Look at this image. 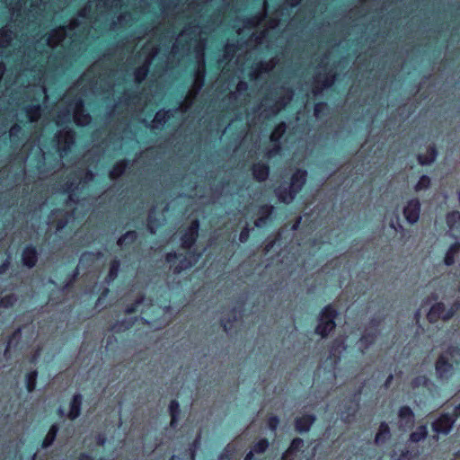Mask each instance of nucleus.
<instances>
[{
	"instance_id": "8fccbe9b",
	"label": "nucleus",
	"mask_w": 460,
	"mask_h": 460,
	"mask_svg": "<svg viewBox=\"0 0 460 460\" xmlns=\"http://www.w3.org/2000/svg\"><path fill=\"white\" fill-rule=\"evenodd\" d=\"M252 231V228H251L248 224H245V226L240 231L238 237L239 242L242 243H246L250 239Z\"/></svg>"
},
{
	"instance_id": "20e7f679",
	"label": "nucleus",
	"mask_w": 460,
	"mask_h": 460,
	"mask_svg": "<svg viewBox=\"0 0 460 460\" xmlns=\"http://www.w3.org/2000/svg\"><path fill=\"white\" fill-rule=\"evenodd\" d=\"M456 424V420L451 413L443 412L431 423L432 431L436 434L434 439L438 438V435H448Z\"/></svg>"
},
{
	"instance_id": "603ef678",
	"label": "nucleus",
	"mask_w": 460,
	"mask_h": 460,
	"mask_svg": "<svg viewBox=\"0 0 460 460\" xmlns=\"http://www.w3.org/2000/svg\"><path fill=\"white\" fill-rule=\"evenodd\" d=\"M280 420L277 415L271 414L267 419V425L268 428L271 431H276L279 425Z\"/></svg>"
},
{
	"instance_id": "ea45409f",
	"label": "nucleus",
	"mask_w": 460,
	"mask_h": 460,
	"mask_svg": "<svg viewBox=\"0 0 460 460\" xmlns=\"http://www.w3.org/2000/svg\"><path fill=\"white\" fill-rule=\"evenodd\" d=\"M149 72V66L147 64L142 65L136 68L134 72L135 81L137 84H141L147 76Z\"/></svg>"
},
{
	"instance_id": "0eeeda50",
	"label": "nucleus",
	"mask_w": 460,
	"mask_h": 460,
	"mask_svg": "<svg viewBox=\"0 0 460 460\" xmlns=\"http://www.w3.org/2000/svg\"><path fill=\"white\" fill-rule=\"evenodd\" d=\"M286 129H287V126H286L285 122H279V124H277L274 127V128L270 136V140L272 143V146L270 148H269L265 154L267 158H271L279 153L280 140L283 137V136L286 132Z\"/></svg>"
},
{
	"instance_id": "c756f323",
	"label": "nucleus",
	"mask_w": 460,
	"mask_h": 460,
	"mask_svg": "<svg viewBox=\"0 0 460 460\" xmlns=\"http://www.w3.org/2000/svg\"><path fill=\"white\" fill-rule=\"evenodd\" d=\"M137 239V234L135 230L127 231L117 241L119 246L122 248H129Z\"/></svg>"
},
{
	"instance_id": "473e14b6",
	"label": "nucleus",
	"mask_w": 460,
	"mask_h": 460,
	"mask_svg": "<svg viewBox=\"0 0 460 460\" xmlns=\"http://www.w3.org/2000/svg\"><path fill=\"white\" fill-rule=\"evenodd\" d=\"M23 110L27 118L31 122L37 121L41 115V106L39 103L29 104L25 106Z\"/></svg>"
},
{
	"instance_id": "a19ab883",
	"label": "nucleus",
	"mask_w": 460,
	"mask_h": 460,
	"mask_svg": "<svg viewBox=\"0 0 460 460\" xmlns=\"http://www.w3.org/2000/svg\"><path fill=\"white\" fill-rule=\"evenodd\" d=\"M270 447L268 438H263L254 443L252 447V450L256 454H263L267 451Z\"/></svg>"
},
{
	"instance_id": "a18cd8bd",
	"label": "nucleus",
	"mask_w": 460,
	"mask_h": 460,
	"mask_svg": "<svg viewBox=\"0 0 460 460\" xmlns=\"http://www.w3.org/2000/svg\"><path fill=\"white\" fill-rule=\"evenodd\" d=\"M22 131V127L15 123L13 124L9 131L10 140L13 144H18L20 142V135Z\"/></svg>"
},
{
	"instance_id": "6e6d98bb",
	"label": "nucleus",
	"mask_w": 460,
	"mask_h": 460,
	"mask_svg": "<svg viewBox=\"0 0 460 460\" xmlns=\"http://www.w3.org/2000/svg\"><path fill=\"white\" fill-rule=\"evenodd\" d=\"M261 19V15H254V16L247 17L243 21V23L246 27H255L259 23Z\"/></svg>"
},
{
	"instance_id": "774afa93",
	"label": "nucleus",
	"mask_w": 460,
	"mask_h": 460,
	"mask_svg": "<svg viewBox=\"0 0 460 460\" xmlns=\"http://www.w3.org/2000/svg\"><path fill=\"white\" fill-rule=\"evenodd\" d=\"M451 415L454 416L456 420L458 417H460V403L455 406L453 413H451Z\"/></svg>"
},
{
	"instance_id": "052dcab7",
	"label": "nucleus",
	"mask_w": 460,
	"mask_h": 460,
	"mask_svg": "<svg viewBox=\"0 0 460 460\" xmlns=\"http://www.w3.org/2000/svg\"><path fill=\"white\" fill-rule=\"evenodd\" d=\"M97 258V254L93 252H84L82 253L81 257H80V261H94L95 259Z\"/></svg>"
},
{
	"instance_id": "aec40b11",
	"label": "nucleus",
	"mask_w": 460,
	"mask_h": 460,
	"mask_svg": "<svg viewBox=\"0 0 460 460\" xmlns=\"http://www.w3.org/2000/svg\"><path fill=\"white\" fill-rule=\"evenodd\" d=\"M398 417L407 429H412L414 426L415 414L408 405L401 406L398 410Z\"/></svg>"
},
{
	"instance_id": "bf43d9fd",
	"label": "nucleus",
	"mask_w": 460,
	"mask_h": 460,
	"mask_svg": "<svg viewBox=\"0 0 460 460\" xmlns=\"http://www.w3.org/2000/svg\"><path fill=\"white\" fill-rule=\"evenodd\" d=\"M236 50L237 46L235 44H227L225 48V57L233 58Z\"/></svg>"
},
{
	"instance_id": "f03ea898",
	"label": "nucleus",
	"mask_w": 460,
	"mask_h": 460,
	"mask_svg": "<svg viewBox=\"0 0 460 460\" xmlns=\"http://www.w3.org/2000/svg\"><path fill=\"white\" fill-rule=\"evenodd\" d=\"M307 171L296 168L288 184H281L275 189V195L280 203L289 205L302 191L307 181Z\"/></svg>"
},
{
	"instance_id": "5701e85b",
	"label": "nucleus",
	"mask_w": 460,
	"mask_h": 460,
	"mask_svg": "<svg viewBox=\"0 0 460 460\" xmlns=\"http://www.w3.org/2000/svg\"><path fill=\"white\" fill-rule=\"evenodd\" d=\"M80 275L78 267H75L73 270L66 275L65 280L60 284L58 289L61 292H69L73 288Z\"/></svg>"
},
{
	"instance_id": "5fc2aeb1",
	"label": "nucleus",
	"mask_w": 460,
	"mask_h": 460,
	"mask_svg": "<svg viewBox=\"0 0 460 460\" xmlns=\"http://www.w3.org/2000/svg\"><path fill=\"white\" fill-rule=\"evenodd\" d=\"M80 174L81 175H78L77 178H79V180L83 182L92 181L94 178V174H93V171H91L90 169H85L84 171H81Z\"/></svg>"
},
{
	"instance_id": "69168bd1",
	"label": "nucleus",
	"mask_w": 460,
	"mask_h": 460,
	"mask_svg": "<svg viewBox=\"0 0 460 460\" xmlns=\"http://www.w3.org/2000/svg\"><path fill=\"white\" fill-rule=\"evenodd\" d=\"M390 227L394 229L395 231H398V230H402V226L400 224L399 222V217H397V220L396 222H394L392 221L390 224H389Z\"/></svg>"
},
{
	"instance_id": "7ed1b4c3",
	"label": "nucleus",
	"mask_w": 460,
	"mask_h": 460,
	"mask_svg": "<svg viewBox=\"0 0 460 460\" xmlns=\"http://www.w3.org/2000/svg\"><path fill=\"white\" fill-rule=\"evenodd\" d=\"M338 316L339 311L334 304H328L323 306L318 315V323L314 329L315 334L326 339L336 329Z\"/></svg>"
},
{
	"instance_id": "37998d69",
	"label": "nucleus",
	"mask_w": 460,
	"mask_h": 460,
	"mask_svg": "<svg viewBox=\"0 0 460 460\" xmlns=\"http://www.w3.org/2000/svg\"><path fill=\"white\" fill-rule=\"evenodd\" d=\"M79 182L75 181H66L63 185V192L69 194V199L73 200V196L75 195L78 190Z\"/></svg>"
},
{
	"instance_id": "58836bf2",
	"label": "nucleus",
	"mask_w": 460,
	"mask_h": 460,
	"mask_svg": "<svg viewBox=\"0 0 460 460\" xmlns=\"http://www.w3.org/2000/svg\"><path fill=\"white\" fill-rule=\"evenodd\" d=\"M21 337V329H16L11 335L8 336L7 341H6V347L4 351V357H8V354L10 353V350L13 347V343L15 341L18 342L19 339Z\"/></svg>"
},
{
	"instance_id": "7c9ffc66",
	"label": "nucleus",
	"mask_w": 460,
	"mask_h": 460,
	"mask_svg": "<svg viewBox=\"0 0 460 460\" xmlns=\"http://www.w3.org/2000/svg\"><path fill=\"white\" fill-rule=\"evenodd\" d=\"M460 252V243L456 242L452 243L447 249L445 257L444 263L447 266H452L456 261V254Z\"/></svg>"
},
{
	"instance_id": "c85d7f7f",
	"label": "nucleus",
	"mask_w": 460,
	"mask_h": 460,
	"mask_svg": "<svg viewBox=\"0 0 460 460\" xmlns=\"http://www.w3.org/2000/svg\"><path fill=\"white\" fill-rule=\"evenodd\" d=\"M120 265H121L120 261L117 258H115L110 261L109 271H108L107 276L105 277V282L107 284H111L117 279V277L119 275V269H120Z\"/></svg>"
},
{
	"instance_id": "680f3d73",
	"label": "nucleus",
	"mask_w": 460,
	"mask_h": 460,
	"mask_svg": "<svg viewBox=\"0 0 460 460\" xmlns=\"http://www.w3.org/2000/svg\"><path fill=\"white\" fill-rule=\"evenodd\" d=\"M67 223H68V219L66 217L58 219L57 226H56L57 230L60 231V230L64 229L66 226Z\"/></svg>"
},
{
	"instance_id": "4d7b16f0",
	"label": "nucleus",
	"mask_w": 460,
	"mask_h": 460,
	"mask_svg": "<svg viewBox=\"0 0 460 460\" xmlns=\"http://www.w3.org/2000/svg\"><path fill=\"white\" fill-rule=\"evenodd\" d=\"M278 241H279V238H277V237H275L273 239H267L265 241V245H264L265 252L266 253L271 252Z\"/></svg>"
},
{
	"instance_id": "13d9d810",
	"label": "nucleus",
	"mask_w": 460,
	"mask_h": 460,
	"mask_svg": "<svg viewBox=\"0 0 460 460\" xmlns=\"http://www.w3.org/2000/svg\"><path fill=\"white\" fill-rule=\"evenodd\" d=\"M383 320L380 316H374L369 320V325L374 329L373 331L378 332L377 329L382 324Z\"/></svg>"
},
{
	"instance_id": "0e129e2a",
	"label": "nucleus",
	"mask_w": 460,
	"mask_h": 460,
	"mask_svg": "<svg viewBox=\"0 0 460 460\" xmlns=\"http://www.w3.org/2000/svg\"><path fill=\"white\" fill-rule=\"evenodd\" d=\"M109 292H110V289L108 288H104L102 289V291L101 292V294H100V296H99V297L97 299L96 304L97 305H101L102 304V300L104 299L108 296Z\"/></svg>"
},
{
	"instance_id": "4468645a",
	"label": "nucleus",
	"mask_w": 460,
	"mask_h": 460,
	"mask_svg": "<svg viewBox=\"0 0 460 460\" xmlns=\"http://www.w3.org/2000/svg\"><path fill=\"white\" fill-rule=\"evenodd\" d=\"M75 132L72 128L66 129L58 137V152L61 155H66L71 148V146L75 143Z\"/></svg>"
},
{
	"instance_id": "f8f14e48",
	"label": "nucleus",
	"mask_w": 460,
	"mask_h": 460,
	"mask_svg": "<svg viewBox=\"0 0 460 460\" xmlns=\"http://www.w3.org/2000/svg\"><path fill=\"white\" fill-rule=\"evenodd\" d=\"M316 417L313 413H305L298 416L294 420V426L296 432L304 434L308 432L314 424Z\"/></svg>"
},
{
	"instance_id": "c03bdc74",
	"label": "nucleus",
	"mask_w": 460,
	"mask_h": 460,
	"mask_svg": "<svg viewBox=\"0 0 460 460\" xmlns=\"http://www.w3.org/2000/svg\"><path fill=\"white\" fill-rule=\"evenodd\" d=\"M329 111V105L326 102H318L314 104V113L318 119L322 116L326 115Z\"/></svg>"
},
{
	"instance_id": "de8ad7c7",
	"label": "nucleus",
	"mask_w": 460,
	"mask_h": 460,
	"mask_svg": "<svg viewBox=\"0 0 460 460\" xmlns=\"http://www.w3.org/2000/svg\"><path fill=\"white\" fill-rule=\"evenodd\" d=\"M144 298V295H140L133 303L128 304L126 306L125 313L127 314H135L137 311L139 305L143 303Z\"/></svg>"
},
{
	"instance_id": "4be33fe9",
	"label": "nucleus",
	"mask_w": 460,
	"mask_h": 460,
	"mask_svg": "<svg viewBox=\"0 0 460 460\" xmlns=\"http://www.w3.org/2000/svg\"><path fill=\"white\" fill-rule=\"evenodd\" d=\"M378 336V332L376 331H365L360 338H359V345L361 348V351L365 352L371 346H373L376 343V341Z\"/></svg>"
},
{
	"instance_id": "72a5a7b5",
	"label": "nucleus",
	"mask_w": 460,
	"mask_h": 460,
	"mask_svg": "<svg viewBox=\"0 0 460 460\" xmlns=\"http://www.w3.org/2000/svg\"><path fill=\"white\" fill-rule=\"evenodd\" d=\"M39 372L37 369H32L25 375V385L28 393H32L36 389L37 379Z\"/></svg>"
},
{
	"instance_id": "c9c22d12",
	"label": "nucleus",
	"mask_w": 460,
	"mask_h": 460,
	"mask_svg": "<svg viewBox=\"0 0 460 460\" xmlns=\"http://www.w3.org/2000/svg\"><path fill=\"white\" fill-rule=\"evenodd\" d=\"M172 117L171 110H160L156 112L154 122L159 126H164Z\"/></svg>"
},
{
	"instance_id": "9d476101",
	"label": "nucleus",
	"mask_w": 460,
	"mask_h": 460,
	"mask_svg": "<svg viewBox=\"0 0 460 460\" xmlns=\"http://www.w3.org/2000/svg\"><path fill=\"white\" fill-rule=\"evenodd\" d=\"M274 207L270 204H262L259 206L257 210V218L254 221V226L257 228H262L268 226L272 219V214Z\"/></svg>"
},
{
	"instance_id": "6ab92c4d",
	"label": "nucleus",
	"mask_w": 460,
	"mask_h": 460,
	"mask_svg": "<svg viewBox=\"0 0 460 460\" xmlns=\"http://www.w3.org/2000/svg\"><path fill=\"white\" fill-rule=\"evenodd\" d=\"M447 311V310L446 309L444 303L437 302L431 305L427 314V319L430 323H436L440 319L444 321V316Z\"/></svg>"
},
{
	"instance_id": "a878e982",
	"label": "nucleus",
	"mask_w": 460,
	"mask_h": 460,
	"mask_svg": "<svg viewBox=\"0 0 460 460\" xmlns=\"http://www.w3.org/2000/svg\"><path fill=\"white\" fill-rule=\"evenodd\" d=\"M237 312V308L233 307L226 317L220 319V324L225 332L228 333L232 330L233 324L238 321Z\"/></svg>"
},
{
	"instance_id": "864d4df0",
	"label": "nucleus",
	"mask_w": 460,
	"mask_h": 460,
	"mask_svg": "<svg viewBox=\"0 0 460 460\" xmlns=\"http://www.w3.org/2000/svg\"><path fill=\"white\" fill-rule=\"evenodd\" d=\"M147 228L151 234H155L156 231V228L159 226V221L158 219L152 215H148L147 217Z\"/></svg>"
},
{
	"instance_id": "09e8293b",
	"label": "nucleus",
	"mask_w": 460,
	"mask_h": 460,
	"mask_svg": "<svg viewBox=\"0 0 460 460\" xmlns=\"http://www.w3.org/2000/svg\"><path fill=\"white\" fill-rule=\"evenodd\" d=\"M460 309V299H456L453 304L451 305L450 308L447 309V311L445 314L444 321H448L451 318L454 317V315L457 313V311Z\"/></svg>"
},
{
	"instance_id": "e2e57ef3",
	"label": "nucleus",
	"mask_w": 460,
	"mask_h": 460,
	"mask_svg": "<svg viewBox=\"0 0 460 460\" xmlns=\"http://www.w3.org/2000/svg\"><path fill=\"white\" fill-rule=\"evenodd\" d=\"M204 77H205V70H199L196 73V82H199V86H201L204 83Z\"/></svg>"
},
{
	"instance_id": "2f4dec72",
	"label": "nucleus",
	"mask_w": 460,
	"mask_h": 460,
	"mask_svg": "<svg viewBox=\"0 0 460 460\" xmlns=\"http://www.w3.org/2000/svg\"><path fill=\"white\" fill-rule=\"evenodd\" d=\"M446 223L449 229L459 230L460 229V212L458 210H453L446 215Z\"/></svg>"
},
{
	"instance_id": "f257e3e1",
	"label": "nucleus",
	"mask_w": 460,
	"mask_h": 460,
	"mask_svg": "<svg viewBox=\"0 0 460 460\" xmlns=\"http://www.w3.org/2000/svg\"><path fill=\"white\" fill-rule=\"evenodd\" d=\"M199 218L190 220V224L181 228L179 232L181 247L185 250V252L172 251L165 254L164 261L174 275H180L190 270L196 263L199 254L192 248L199 238Z\"/></svg>"
},
{
	"instance_id": "cd10ccee",
	"label": "nucleus",
	"mask_w": 460,
	"mask_h": 460,
	"mask_svg": "<svg viewBox=\"0 0 460 460\" xmlns=\"http://www.w3.org/2000/svg\"><path fill=\"white\" fill-rule=\"evenodd\" d=\"M429 435L428 425L420 424L417 426L416 429L412 431L409 436V442L419 443L424 440Z\"/></svg>"
},
{
	"instance_id": "338daca9",
	"label": "nucleus",
	"mask_w": 460,
	"mask_h": 460,
	"mask_svg": "<svg viewBox=\"0 0 460 460\" xmlns=\"http://www.w3.org/2000/svg\"><path fill=\"white\" fill-rule=\"evenodd\" d=\"M77 460H94L93 456L88 453H81Z\"/></svg>"
},
{
	"instance_id": "6e6552de",
	"label": "nucleus",
	"mask_w": 460,
	"mask_h": 460,
	"mask_svg": "<svg viewBox=\"0 0 460 460\" xmlns=\"http://www.w3.org/2000/svg\"><path fill=\"white\" fill-rule=\"evenodd\" d=\"M435 370L438 379L447 381L453 376L454 366L444 354H441L436 360Z\"/></svg>"
},
{
	"instance_id": "49530a36",
	"label": "nucleus",
	"mask_w": 460,
	"mask_h": 460,
	"mask_svg": "<svg viewBox=\"0 0 460 460\" xmlns=\"http://www.w3.org/2000/svg\"><path fill=\"white\" fill-rule=\"evenodd\" d=\"M429 383V379L426 376L420 375V376H417L411 379V386L413 389L420 388V387H426V386H428Z\"/></svg>"
},
{
	"instance_id": "bb28decb",
	"label": "nucleus",
	"mask_w": 460,
	"mask_h": 460,
	"mask_svg": "<svg viewBox=\"0 0 460 460\" xmlns=\"http://www.w3.org/2000/svg\"><path fill=\"white\" fill-rule=\"evenodd\" d=\"M390 437L391 430L389 425L385 421H382L375 438L376 444L383 445L390 438Z\"/></svg>"
},
{
	"instance_id": "2eb2a0df",
	"label": "nucleus",
	"mask_w": 460,
	"mask_h": 460,
	"mask_svg": "<svg viewBox=\"0 0 460 460\" xmlns=\"http://www.w3.org/2000/svg\"><path fill=\"white\" fill-rule=\"evenodd\" d=\"M251 172L256 181L263 182L270 176V167L267 162L259 161L252 165Z\"/></svg>"
},
{
	"instance_id": "412c9836",
	"label": "nucleus",
	"mask_w": 460,
	"mask_h": 460,
	"mask_svg": "<svg viewBox=\"0 0 460 460\" xmlns=\"http://www.w3.org/2000/svg\"><path fill=\"white\" fill-rule=\"evenodd\" d=\"M130 161L123 158L116 162L109 171V178L111 180H117L124 174L128 168Z\"/></svg>"
},
{
	"instance_id": "f3484780",
	"label": "nucleus",
	"mask_w": 460,
	"mask_h": 460,
	"mask_svg": "<svg viewBox=\"0 0 460 460\" xmlns=\"http://www.w3.org/2000/svg\"><path fill=\"white\" fill-rule=\"evenodd\" d=\"M83 395L79 393L75 394L69 402V411L67 417L71 420H76L82 411Z\"/></svg>"
},
{
	"instance_id": "f704fd0d",
	"label": "nucleus",
	"mask_w": 460,
	"mask_h": 460,
	"mask_svg": "<svg viewBox=\"0 0 460 460\" xmlns=\"http://www.w3.org/2000/svg\"><path fill=\"white\" fill-rule=\"evenodd\" d=\"M420 456V450L417 447L403 448L396 460H415Z\"/></svg>"
},
{
	"instance_id": "b1692460",
	"label": "nucleus",
	"mask_w": 460,
	"mask_h": 460,
	"mask_svg": "<svg viewBox=\"0 0 460 460\" xmlns=\"http://www.w3.org/2000/svg\"><path fill=\"white\" fill-rule=\"evenodd\" d=\"M169 413L171 417L170 427L175 429L179 425V420L181 413L178 400H171L169 403Z\"/></svg>"
},
{
	"instance_id": "9b49d317",
	"label": "nucleus",
	"mask_w": 460,
	"mask_h": 460,
	"mask_svg": "<svg viewBox=\"0 0 460 460\" xmlns=\"http://www.w3.org/2000/svg\"><path fill=\"white\" fill-rule=\"evenodd\" d=\"M305 442L300 438L292 439L288 449L282 454L281 460H297L299 453L304 452Z\"/></svg>"
},
{
	"instance_id": "3c124183",
	"label": "nucleus",
	"mask_w": 460,
	"mask_h": 460,
	"mask_svg": "<svg viewBox=\"0 0 460 460\" xmlns=\"http://www.w3.org/2000/svg\"><path fill=\"white\" fill-rule=\"evenodd\" d=\"M134 324V321H127V320H122L120 322H117L113 326H112V330H114L115 332H120V331H126V330H129Z\"/></svg>"
},
{
	"instance_id": "a211bd4d",
	"label": "nucleus",
	"mask_w": 460,
	"mask_h": 460,
	"mask_svg": "<svg viewBox=\"0 0 460 460\" xmlns=\"http://www.w3.org/2000/svg\"><path fill=\"white\" fill-rule=\"evenodd\" d=\"M438 155V148L435 144L429 145L426 150V154H419L417 155L418 163L422 165H430L433 164Z\"/></svg>"
},
{
	"instance_id": "1a4fd4ad",
	"label": "nucleus",
	"mask_w": 460,
	"mask_h": 460,
	"mask_svg": "<svg viewBox=\"0 0 460 460\" xmlns=\"http://www.w3.org/2000/svg\"><path fill=\"white\" fill-rule=\"evenodd\" d=\"M39 252L32 243L26 244L21 253V261L24 267L32 269L36 266L39 260Z\"/></svg>"
},
{
	"instance_id": "ddd939ff",
	"label": "nucleus",
	"mask_w": 460,
	"mask_h": 460,
	"mask_svg": "<svg viewBox=\"0 0 460 460\" xmlns=\"http://www.w3.org/2000/svg\"><path fill=\"white\" fill-rule=\"evenodd\" d=\"M75 105V122L77 126H85L90 122L91 116L84 111V102L82 98H75L74 101Z\"/></svg>"
},
{
	"instance_id": "4c0bfd02",
	"label": "nucleus",
	"mask_w": 460,
	"mask_h": 460,
	"mask_svg": "<svg viewBox=\"0 0 460 460\" xmlns=\"http://www.w3.org/2000/svg\"><path fill=\"white\" fill-rule=\"evenodd\" d=\"M431 186V179L428 175H421L414 186V190L420 192L429 189Z\"/></svg>"
},
{
	"instance_id": "393cba45",
	"label": "nucleus",
	"mask_w": 460,
	"mask_h": 460,
	"mask_svg": "<svg viewBox=\"0 0 460 460\" xmlns=\"http://www.w3.org/2000/svg\"><path fill=\"white\" fill-rule=\"evenodd\" d=\"M58 431H59V425L58 423H53L49 427L47 435L43 438V440L40 444V447L43 449H46V448H49V447H51L57 438Z\"/></svg>"
},
{
	"instance_id": "39448f33",
	"label": "nucleus",
	"mask_w": 460,
	"mask_h": 460,
	"mask_svg": "<svg viewBox=\"0 0 460 460\" xmlns=\"http://www.w3.org/2000/svg\"><path fill=\"white\" fill-rule=\"evenodd\" d=\"M361 393L362 386H360L354 394L343 403L341 416V420L345 423H350L358 413Z\"/></svg>"
},
{
	"instance_id": "e433bc0d",
	"label": "nucleus",
	"mask_w": 460,
	"mask_h": 460,
	"mask_svg": "<svg viewBox=\"0 0 460 460\" xmlns=\"http://www.w3.org/2000/svg\"><path fill=\"white\" fill-rule=\"evenodd\" d=\"M200 443H201V438H200V434H199L193 439V441L189 445V447L186 450L189 454L190 460H196L197 450L200 447Z\"/></svg>"
},
{
	"instance_id": "dca6fc26",
	"label": "nucleus",
	"mask_w": 460,
	"mask_h": 460,
	"mask_svg": "<svg viewBox=\"0 0 460 460\" xmlns=\"http://www.w3.org/2000/svg\"><path fill=\"white\" fill-rule=\"evenodd\" d=\"M337 78V75L333 71L327 72L322 79L317 80V84L313 88L314 96L320 95L324 89L331 88Z\"/></svg>"
},
{
	"instance_id": "423d86ee",
	"label": "nucleus",
	"mask_w": 460,
	"mask_h": 460,
	"mask_svg": "<svg viewBox=\"0 0 460 460\" xmlns=\"http://www.w3.org/2000/svg\"><path fill=\"white\" fill-rule=\"evenodd\" d=\"M421 203L419 198L408 199L403 207L402 215L409 225H415L420 216Z\"/></svg>"
},
{
	"instance_id": "79ce46f5",
	"label": "nucleus",
	"mask_w": 460,
	"mask_h": 460,
	"mask_svg": "<svg viewBox=\"0 0 460 460\" xmlns=\"http://www.w3.org/2000/svg\"><path fill=\"white\" fill-rule=\"evenodd\" d=\"M17 301V297L14 294H7L0 297V308H11Z\"/></svg>"
}]
</instances>
